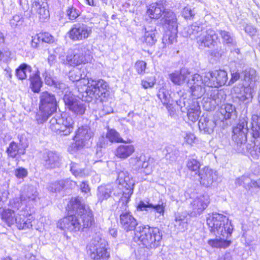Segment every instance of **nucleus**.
I'll list each match as a JSON object with an SVG mask.
<instances>
[{"label":"nucleus","instance_id":"31","mask_svg":"<svg viewBox=\"0 0 260 260\" xmlns=\"http://www.w3.org/2000/svg\"><path fill=\"white\" fill-rule=\"evenodd\" d=\"M135 151L133 145H120L115 150V154L118 158L125 159L129 157Z\"/></svg>","mask_w":260,"mask_h":260},{"label":"nucleus","instance_id":"15","mask_svg":"<svg viewBox=\"0 0 260 260\" xmlns=\"http://www.w3.org/2000/svg\"><path fill=\"white\" fill-rule=\"evenodd\" d=\"M248 131L247 119L245 118L240 119L237 125L233 128V140L237 144L245 143L247 141Z\"/></svg>","mask_w":260,"mask_h":260},{"label":"nucleus","instance_id":"11","mask_svg":"<svg viewBox=\"0 0 260 260\" xmlns=\"http://www.w3.org/2000/svg\"><path fill=\"white\" fill-rule=\"evenodd\" d=\"M63 101L66 107L75 114L82 115L84 114L86 108L85 104L77 99L71 92L64 94Z\"/></svg>","mask_w":260,"mask_h":260},{"label":"nucleus","instance_id":"52","mask_svg":"<svg viewBox=\"0 0 260 260\" xmlns=\"http://www.w3.org/2000/svg\"><path fill=\"white\" fill-rule=\"evenodd\" d=\"M186 166L190 171H197L200 167V163L196 159L189 158L187 161Z\"/></svg>","mask_w":260,"mask_h":260},{"label":"nucleus","instance_id":"28","mask_svg":"<svg viewBox=\"0 0 260 260\" xmlns=\"http://www.w3.org/2000/svg\"><path fill=\"white\" fill-rule=\"evenodd\" d=\"M185 109L187 110V116L190 121L195 122L199 119L201 110L198 101L190 100Z\"/></svg>","mask_w":260,"mask_h":260},{"label":"nucleus","instance_id":"55","mask_svg":"<svg viewBox=\"0 0 260 260\" xmlns=\"http://www.w3.org/2000/svg\"><path fill=\"white\" fill-rule=\"evenodd\" d=\"M155 79L154 77H147L141 81V85L145 88H151L155 84Z\"/></svg>","mask_w":260,"mask_h":260},{"label":"nucleus","instance_id":"41","mask_svg":"<svg viewBox=\"0 0 260 260\" xmlns=\"http://www.w3.org/2000/svg\"><path fill=\"white\" fill-rule=\"evenodd\" d=\"M258 79L259 77L254 69L250 68L245 71L244 80L249 83V85L248 86H251L252 88L255 83Z\"/></svg>","mask_w":260,"mask_h":260},{"label":"nucleus","instance_id":"48","mask_svg":"<svg viewBox=\"0 0 260 260\" xmlns=\"http://www.w3.org/2000/svg\"><path fill=\"white\" fill-rule=\"evenodd\" d=\"M53 113L50 112L48 111L39 110V112L36 114V119L39 124H41L45 122L49 117Z\"/></svg>","mask_w":260,"mask_h":260},{"label":"nucleus","instance_id":"21","mask_svg":"<svg viewBox=\"0 0 260 260\" xmlns=\"http://www.w3.org/2000/svg\"><path fill=\"white\" fill-rule=\"evenodd\" d=\"M21 200L24 203L28 204L29 209L38 199V192L37 188L32 185H28L25 187L23 192L20 195Z\"/></svg>","mask_w":260,"mask_h":260},{"label":"nucleus","instance_id":"60","mask_svg":"<svg viewBox=\"0 0 260 260\" xmlns=\"http://www.w3.org/2000/svg\"><path fill=\"white\" fill-rule=\"evenodd\" d=\"M81 191L86 194V197L90 194V188L88 184L85 181H82L79 185Z\"/></svg>","mask_w":260,"mask_h":260},{"label":"nucleus","instance_id":"29","mask_svg":"<svg viewBox=\"0 0 260 260\" xmlns=\"http://www.w3.org/2000/svg\"><path fill=\"white\" fill-rule=\"evenodd\" d=\"M214 80L212 71L204 73L202 75L194 74L192 76V81H196V83L198 84H203L204 85L210 87L215 88V85H212L213 83H211V82L215 81Z\"/></svg>","mask_w":260,"mask_h":260},{"label":"nucleus","instance_id":"27","mask_svg":"<svg viewBox=\"0 0 260 260\" xmlns=\"http://www.w3.org/2000/svg\"><path fill=\"white\" fill-rule=\"evenodd\" d=\"M152 161V159L146 157L145 155H141L136 158L135 168L143 170L142 171L143 173L146 175H149L152 172V167L150 165Z\"/></svg>","mask_w":260,"mask_h":260},{"label":"nucleus","instance_id":"40","mask_svg":"<svg viewBox=\"0 0 260 260\" xmlns=\"http://www.w3.org/2000/svg\"><path fill=\"white\" fill-rule=\"evenodd\" d=\"M6 152L9 157L12 158L16 157L17 155H23L25 151L22 150L18 144L14 141L11 142L6 150Z\"/></svg>","mask_w":260,"mask_h":260},{"label":"nucleus","instance_id":"56","mask_svg":"<svg viewBox=\"0 0 260 260\" xmlns=\"http://www.w3.org/2000/svg\"><path fill=\"white\" fill-rule=\"evenodd\" d=\"M69 79L73 82L79 81L81 78V75L78 69L73 70L69 72Z\"/></svg>","mask_w":260,"mask_h":260},{"label":"nucleus","instance_id":"24","mask_svg":"<svg viewBox=\"0 0 260 260\" xmlns=\"http://www.w3.org/2000/svg\"><path fill=\"white\" fill-rule=\"evenodd\" d=\"M164 27L168 30H176L178 28L177 18L175 14L172 11L166 10L164 11V17L160 20Z\"/></svg>","mask_w":260,"mask_h":260},{"label":"nucleus","instance_id":"23","mask_svg":"<svg viewBox=\"0 0 260 260\" xmlns=\"http://www.w3.org/2000/svg\"><path fill=\"white\" fill-rule=\"evenodd\" d=\"M32 8L38 14L40 19L42 21H44L49 17L48 4L45 1L34 0L32 3Z\"/></svg>","mask_w":260,"mask_h":260},{"label":"nucleus","instance_id":"38","mask_svg":"<svg viewBox=\"0 0 260 260\" xmlns=\"http://www.w3.org/2000/svg\"><path fill=\"white\" fill-rule=\"evenodd\" d=\"M31 72V67L25 63H23L16 70L15 75L19 79L22 80L25 79L29 75L32 74Z\"/></svg>","mask_w":260,"mask_h":260},{"label":"nucleus","instance_id":"16","mask_svg":"<svg viewBox=\"0 0 260 260\" xmlns=\"http://www.w3.org/2000/svg\"><path fill=\"white\" fill-rule=\"evenodd\" d=\"M85 50V48L83 46H77L70 50L67 56L68 62L72 66L85 63L86 59L84 54Z\"/></svg>","mask_w":260,"mask_h":260},{"label":"nucleus","instance_id":"10","mask_svg":"<svg viewBox=\"0 0 260 260\" xmlns=\"http://www.w3.org/2000/svg\"><path fill=\"white\" fill-rule=\"evenodd\" d=\"M125 142L120 137V134L115 129L108 128L105 136H102L97 143L96 154H101V149L106 148L109 145L114 143H125Z\"/></svg>","mask_w":260,"mask_h":260},{"label":"nucleus","instance_id":"45","mask_svg":"<svg viewBox=\"0 0 260 260\" xmlns=\"http://www.w3.org/2000/svg\"><path fill=\"white\" fill-rule=\"evenodd\" d=\"M218 32L222 39V42L228 45L234 46L236 44L233 36L228 31L223 30H219Z\"/></svg>","mask_w":260,"mask_h":260},{"label":"nucleus","instance_id":"7","mask_svg":"<svg viewBox=\"0 0 260 260\" xmlns=\"http://www.w3.org/2000/svg\"><path fill=\"white\" fill-rule=\"evenodd\" d=\"M51 129L57 133L67 136L73 131L74 121L67 113L56 114L50 121Z\"/></svg>","mask_w":260,"mask_h":260},{"label":"nucleus","instance_id":"54","mask_svg":"<svg viewBox=\"0 0 260 260\" xmlns=\"http://www.w3.org/2000/svg\"><path fill=\"white\" fill-rule=\"evenodd\" d=\"M147 63L143 60L137 61L135 65V68L139 75H143L145 73Z\"/></svg>","mask_w":260,"mask_h":260},{"label":"nucleus","instance_id":"22","mask_svg":"<svg viewBox=\"0 0 260 260\" xmlns=\"http://www.w3.org/2000/svg\"><path fill=\"white\" fill-rule=\"evenodd\" d=\"M60 158L56 151H47L44 153L42 163L47 169H52L58 166Z\"/></svg>","mask_w":260,"mask_h":260},{"label":"nucleus","instance_id":"13","mask_svg":"<svg viewBox=\"0 0 260 260\" xmlns=\"http://www.w3.org/2000/svg\"><path fill=\"white\" fill-rule=\"evenodd\" d=\"M93 136V133L88 126L84 125L79 127L74 138L75 143L73 144V147L74 149L82 148Z\"/></svg>","mask_w":260,"mask_h":260},{"label":"nucleus","instance_id":"51","mask_svg":"<svg viewBox=\"0 0 260 260\" xmlns=\"http://www.w3.org/2000/svg\"><path fill=\"white\" fill-rule=\"evenodd\" d=\"M70 171L76 177H82L84 175L83 170L79 168V165L77 164L74 162L71 163Z\"/></svg>","mask_w":260,"mask_h":260},{"label":"nucleus","instance_id":"33","mask_svg":"<svg viewBox=\"0 0 260 260\" xmlns=\"http://www.w3.org/2000/svg\"><path fill=\"white\" fill-rule=\"evenodd\" d=\"M113 188L111 185H102L99 186L97 189L96 196L98 202L102 203L104 201L107 200L111 197Z\"/></svg>","mask_w":260,"mask_h":260},{"label":"nucleus","instance_id":"62","mask_svg":"<svg viewBox=\"0 0 260 260\" xmlns=\"http://www.w3.org/2000/svg\"><path fill=\"white\" fill-rule=\"evenodd\" d=\"M250 180V178L247 176H242L236 179L235 183L238 185H243L244 187L247 185V183Z\"/></svg>","mask_w":260,"mask_h":260},{"label":"nucleus","instance_id":"2","mask_svg":"<svg viewBox=\"0 0 260 260\" xmlns=\"http://www.w3.org/2000/svg\"><path fill=\"white\" fill-rule=\"evenodd\" d=\"M68 207L70 215L57 223L60 229L76 232L90 227L94 222L92 211L87 205L82 203L80 198L72 199Z\"/></svg>","mask_w":260,"mask_h":260},{"label":"nucleus","instance_id":"53","mask_svg":"<svg viewBox=\"0 0 260 260\" xmlns=\"http://www.w3.org/2000/svg\"><path fill=\"white\" fill-rule=\"evenodd\" d=\"M67 15L70 20H75L80 14L78 10L73 6L69 7L67 10Z\"/></svg>","mask_w":260,"mask_h":260},{"label":"nucleus","instance_id":"58","mask_svg":"<svg viewBox=\"0 0 260 260\" xmlns=\"http://www.w3.org/2000/svg\"><path fill=\"white\" fill-rule=\"evenodd\" d=\"M60 49V48H56L52 52L51 50L48 51L49 56L48 58V62L50 66H52L55 63L56 61V55L55 53H57V51Z\"/></svg>","mask_w":260,"mask_h":260},{"label":"nucleus","instance_id":"5","mask_svg":"<svg viewBox=\"0 0 260 260\" xmlns=\"http://www.w3.org/2000/svg\"><path fill=\"white\" fill-rule=\"evenodd\" d=\"M134 239L148 249H155L160 246L162 233L156 227L140 226L135 231Z\"/></svg>","mask_w":260,"mask_h":260},{"label":"nucleus","instance_id":"34","mask_svg":"<svg viewBox=\"0 0 260 260\" xmlns=\"http://www.w3.org/2000/svg\"><path fill=\"white\" fill-rule=\"evenodd\" d=\"M9 207L14 211L15 210L19 211V213H26L27 211H29L27 208H29L28 204L24 203L23 201L21 200V197L16 198L9 202Z\"/></svg>","mask_w":260,"mask_h":260},{"label":"nucleus","instance_id":"46","mask_svg":"<svg viewBox=\"0 0 260 260\" xmlns=\"http://www.w3.org/2000/svg\"><path fill=\"white\" fill-rule=\"evenodd\" d=\"M157 96L164 105L168 106L170 104L171 96L169 91L165 88H162L159 90Z\"/></svg>","mask_w":260,"mask_h":260},{"label":"nucleus","instance_id":"37","mask_svg":"<svg viewBox=\"0 0 260 260\" xmlns=\"http://www.w3.org/2000/svg\"><path fill=\"white\" fill-rule=\"evenodd\" d=\"M208 244L212 248H226L231 244V241L221 237H216L214 239L208 241Z\"/></svg>","mask_w":260,"mask_h":260},{"label":"nucleus","instance_id":"42","mask_svg":"<svg viewBox=\"0 0 260 260\" xmlns=\"http://www.w3.org/2000/svg\"><path fill=\"white\" fill-rule=\"evenodd\" d=\"M220 112L225 120L234 117L236 116V109L232 104H227L221 107Z\"/></svg>","mask_w":260,"mask_h":260},{"label":"nucleus","instance_id":"36","mask_svg":"<svg viewBox=\"0 0 260 260\" xmlns=\"http://www.w3.org/2000/svg\"><path fill=\"white\" fill-rule=\"evenodd\" d=\"M157 32L155 28L154 29L145 28V32L143 36V43H145L149 46H151L155 44L157 41Z\"/></svg>","mask_w":260,"mask_h":260},{"label":"nucleus","instance_id":"47","mask_svg":"<svg viewBox=\"0 0 260 260\" xmlns=\"http://www.w3.org/2000/svg\"><path fill=\"white\" fill-rule=\"evenodd\" d=\"M165 35L164 36L162 41L164 43L172 44L176 40V35L177 32L176 30H168Z\"/></svg>","mask_w":260,"mask_h":260},{"label":"nucleus","instance_id":"50","mask_svg":"<svg viewBox=\"0 0 260 260\" xmlns=\"http://www.w3.org/2000/svg\"><path fill=\"white\" fill-rule=\"evenodd\" d=\"M23 19L21 14H16L10 19V24L12 28H16L22 25Z\"/></svg>","mask_w":260,"mask_h":260},{"label":"nucleus","instance_id":"25","mask_svg":"<svg viewBox=\"0 0 260 260\" xmlns=\"http://www.w3.org/2000/svg\"><path fill=\"white\" fill-rule=\"evenodd\" d=\"M198 125L201 132H203L205 134H211L213 132L216 123L211 117L203 115L200 118Z\"/></svg>","mask_w":260,"mask_h":260},{"label":"nucleus","instance_id":"61","mask_svg":"<svg viewBox=\"0 0 260 260\" xmlns=\"http://www.w3.org/2000/svg\"><path fill=\"white\" fill-rule=\"evenodd\" d=\"M42 43L39 34L34 37H32L31 46L34 48H38L40 47V44Z\"/></svg>","mask_w":260,"mask_h":260},{"label":"nucleus","instance_id":"57","mask_svg":"<svg viewBox=\"0 0 260 260\" xmlns=\"http://www.w3.org/2000/svg\"><path fill=\"white\" fill-rule=\"evenodd\" d=\"M42 43L45 42L47 43H51L53 42V37L48 32H41L39 34Z\"/></svg>","mask_w":260,"mask_h":260},{"label":"nucleus","instance_id":"6","mask_svg":"<svg viewBox=\"0 0 260 260\" xmlns=\"http://www.w3.org/2000/svg\"><path fill=\"white\" fill-rule=\"evenodd\" d=\"M207 224L210 231L217 237H221L228 240L231 236L234 229L231 221L227 217L217 213L207 218Z\"/></svg>","mask_w":260,"mask_h":260},{"label":"nucleus","instance_id":"63","mask_svg":"<svg viewBox=\"0 0 260 260\" xmlns=\"http://www.w3.org/2000/svg\"><path fill=\"white\" fill-rule=\"evenodd\" d=\"M196 139L194 135L191 133H186L184 136V139L186 143L188 144H192L194 143Z\"/></svg>","mask_w":260,"mask_h":260},{"label":"nucleus","instance_id":"32","mask_svg":"<svg viewBox=\"0 0 260 260\" xmlns=\"http://www.w3.org/2000/svg\"><path fill=\"white\" fill-rule=\"evenodd\" d=\"M213 79L212 85H215V88H218L225 84L228 80V73L222 70H215L212 71Z\"/></svg>","mask_w":260,"mask_h":260},{"label":"nucleus","instance_id":"49","mask_svg":"<svg viewBox=\"0 0 260 260\" xmlns=\"http://www.w3.org/2000/svg\"><path fill=\"white\" fill-rule=\"evenodd\" d=\"M68 182V181L61 180L51 183L49 186V190L52 192L59 191L65 187V184Z\"/></svg>","mask_w":260,"mask_h":260},{"label":"nucleus","instance_id":"18","mask_svg":"<svg viewBox=\"0 0 260 260\" xmlns=\"http://www.w3.org/2000/svg\"><path fill=\"white\" fill-rule=\"evenodd\" d=\"M199 181L201 185L209 187L217 179L216 171L205 167L199 171Z\"/></svg>","mask_w":260,"mask_h":260},{"label":"nucleus","instance_id":"30","mask_svg":"<svg viewBox=\"0 0 260 260\" xmlns=\"http://www.w3.org/2000/svg\"><path fill=\"white\" fill-rule=\"evenodd\" d=\"M165 8L163 4V1L152 3L149 5L147 13L152 19H158L164 13Z\"/></svg>","mask_w":260,"mask_h":260},{"label":"nucleus","instance_id":"26","mask_svg":"<svg viewBox=\"0 0 260 260\" xmlns=\"http://www.w3.org/2000/svg\"><path fill=\"white\" fill-rule=\"evenodd\" d=\"M189 75L190 72L187 69L182 68L179 71H175L170 74L169 77L174 84L181 85L185 83Z\"/></svg>","mask_w":260,"mask_h":260},{"label":"nucleus","instance_id":"1","mask_svg":"<svg viewBox=\"0 0 260 260\" xmlns=\"http://www.w3.org/2000/svg\"><path fill=\"white\" fill-rule=\"evenodd\" d=\"M117 181L120 192H114L115 196H120L117 212L120 216V224L126 232L134 231L138 224L137 220L129 211L127 205L133 193L134 182L128 172L121 171L118 173Z\"/></svg>","mask_w":260,"mask_h":260},{"label":"nucleus","instance_id":"9","mask_svg":"<svg viewBox=\"0 0 260 260\" xmlns=\"http://www.w3.org/2000/svg\"><path fill=\"white\" fill-rule=\"evenodd\" d=\"M105 240L99 237L93 239L89 246V254L93 260H107L110 256Z\"/></svg>","mask_w":260,"mask_h":260},{"label":"nucleus","instance_id":"8","mask_svg":"<svg viewBox=\"0 0 260 260\" xmlns=\"http://www.w3.org/2000/svg\"><path fill=\"white\" fill-rule=\"evenodd\" d=\"M87 84V86L84 85L85 90L82 88H79V91L83 93V96L88 97L87 101L98 100L102 96L106 97L108 87L106 82L102 79L90 80L88 81Z\"/></svg>","mask_w":260,"mask_h":260},{"label":"nucleus","instance_id":"4","mask_svg":"<svg viewBox=\"0 0 260 260\" xmlns=\"http://www.w3.org/2000/svg\"><path fill=\"white\" fill-rule=\"evenodd\" d=\"M184 34L185 37L196 39L200 48L210 47L218 39L215 30L211 28L204 30L203 26L197 23L186 27Z\"/></svg>","mask_w":260,"mask_h":260},{"label":"nucleus","instance_id":"14","mask_svg":"<svg viewBox=\"0 0 260 260\" xmlns=\"http://www.w3.org/2000/svg\"><path fill=\"white\" fill-rule=\"evenodd\" d=\"M57 103L54 94L44 91L40 95L39 109L40 110L48 111L50 112H56Z\"/></svg>","mask_w":260,"mask_h":260},{"label":"nucleus","instance_id":"59","mask_svg":"<svg viewBox=\"0 0 260 260\" xmlns=\"http://www.w3.org/2000/svg\"><path fill=\"white\" fill-rule=\"evenodd\" d=\"M14 174L18 178H23L27 175V171L23 168H19L15 170Z\"/></svg>","mask_w":260,"mask_h":260},{"label":"nucleus","instance_id":"35","mask_svg":"<svg viewBox=\"0 0 260 260\" xmlns=\"http://www.w3.org/2000/svg\"><path fill=\"white\" fill-rule=\"evenodd\" d=\"M30 81V87L32 91L36 93H38L42 86V82L40 77L39 71H37L32 74L29 75Z\"/></svg>","mask_w":260,"mask_h":260},{"label":"nucleus","instance_id":"12","mask_svg":"<svg viewBox=\"0 0 260 260\" xmlns=\"http://www.w3.org/2000/svg\"><path fill=\"white\" fill-rule=\"evenodd\" d=\"M91 28L83 23L74 24L68 32L69 37L73 41H82L88 38Z\"/></svg>","mask_w":260,"mask_h":260},{"label":"nucleus","instance_id":"44","mask_svg":"<svg viewBox=\"0 0 260 260\" xmlns=\"http://www.w3.org/2000/svg\"><path fill=\"white\" fill-rule=\"evenodd\" d=\"M16 216L15 211L12 209H5L2 214V219L5 220L9 225L14 224L15 221H19L18 219H15Z\"/></svg>","mask_w":260,"mask_h":260},{"label":"nucleus","instance_id":"19","mask_svg":"<svg viewBox=\"0 0 260 260\" xmlns=\"http://www.w3.org/2000/svg\"><path fill=\"white\" fill-rule=\"evenodd\" d=\"M233 91L240 101L247 104L252 101L253 89L251 86L244 87L239 84L233 88Z\"/></svg>","mask_w":260,"mask_h":260},{"label":"nucleus","instance_id":"20","mask_svg":"<svg viewBox=\"0 0 260 260\" xmlns=\"http://www.w3.org/2000/svg\"><path fill=\"white\" fill-rule=\"evenodd\" d=\"M15 219H18L19 221H15V223L17 228L19 230H24L32 227L31 222L34 219L32 215V212L30 209L27 211L26 213L17 214Z\"/></svg>","mask_w":260,"mask_h":260},{"label":"nucleus","instance_id":"43","mask_svg":"<svg viewBox=\"0 0 260 260\" xmlns=\"http://www.w3.org/2000/svg\"><path fill=\"white\" fill-rule=\"evenodd\" d=\"M43 76L44 77L45 82L46 84L54 86L59 89H63L65 88L66 85L64 83L57 81L50 73L46 72L43 74Z\"/></svg>","mask_w":260,"mask_h":260},{"label":"nucleus","instance_id":"39","mask_svg":"<svg viewBox=\"0 0 260 260\" xmlns=\"http://www.w3.org/2000/svg\"><path fill=\"white\" fill-rule=\"evenodd\" d=\"M137 208L140 211H149L150 209H152L159 214H163L164 213V207L162 205L157 204L154 205L148 202L145 203L143 201H140L139 202Z\"/></svg>","mask_w":260,"mask_h":260},{"label":"nucleus","instance_id":"64","mask_svg":"<svg viewBox=\"0 0 260 260\" xmlns=\"http://www.w3.org/2000/svg\"><path fill=\"white\" fill-rule=\"evenodd\" d=\"M19 146L22 150H24L25 151L26 148L28 146V143L25 137L22 136L19 137Z\"/></svg>","mask_w":260,"mask_h":260},{"label":"nucleus","instance_id":"3","mask_svg":"<svg viewBox=\"0 0 260 260\" xmlns=\"http://www.w3.org/2000/svg\"><path fill=\"white\" fill-rule=\"evenodd\" d=\"M188 84H193L190 87L191 95L194 98L192 100H197L203 96L202 100L203 106L204 109L208 111L214 110L216 106L221 103V100L219 97V91L217 89H209L206 91L205 89L202 86L203 84H198L196 81L188 80Z\"/></svg>","mask_w":260,"mask_h":260},{"label":"nucleus","instance_id":"17","mask_svg":"<svg viewBox=\"0 0 260 260\" xmlns=\"http://www.w3.org/2000/svg\"><path fill=\"white\" fill-rule=\"evenodd\" d=\"M209 202V198L208 195L203 194L198 196L190 203V214L192 216L201 214L207 208Z\"/></svg>","mask_w":260,"mask_h":260}]
</instances>
